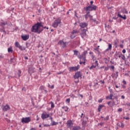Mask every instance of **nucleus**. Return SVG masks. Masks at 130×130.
<instances>
[{"mask_svg":"<svg viewBox=\"0 0 130 130\" xmlns=\"http://www.w3.org/2000/svg\"><path fill=\"white\" fill-rule=\"evenodd\" d=\"M41 27H43V25H42V22H37L31 28V32L34 33H38L40 34L42 31H43V29L41 28Z\"/></svg>","mask_w":130,"mask_h":130,"instance_id":"1","label":"nucleus"},{"mask_svg":"<svg viewBox=\"0 0 130 130\" xmlns=\"http://www.w3.org/2000/svg\"><path fill=\"white\" fill-rule=\"evenodd\" d=\"M93 4H94V2L91 1L89 6L83 8L84 11H85L86 12H88V11H90V12H92V11H96L97 6L93 5Z\"/></svg>","mask_w":130,"mask_h":130,"instance_id":"2","label":"nucleus"},{"mask_svg":"<svg viewBox=\"0 0 130 130\" xmlns=\"http://www.w3.org/2000/svg\"><path fill=\"white\" fill-rule=\"evenodd\" d=\"M88 54V51H84L81 55H78V57L80 59V64H82V63H86V55Z\"/></svg>","mask_w":130,"mask_h":130,"instance_id":"3","label":"nucleus"},{"mask_svg":"<svg viewBox=\"0 0 130 130\" xmlns=\"http://www.w3.org/2000/svg\"><path fill=\"white\" fill-rule=\"evenodd\" d=\"M61 23V18L59 17L56 19L53 22L52 24V27L53 28H57L58 27V25H59Z\"/></svg>","mask_w":130,"mask_h":130,"instance_id":"4","label":"nucleus"},{"mask_svg":"<svg viewBox=\"0 0 130 130\" xmlns=\"http://www.w3.org/2000/svg\"><path fill=\"white\" fill-rule=\"evenodd\" d=\"M30 121H31V118L30 117H23L21 119V122L22 123H29Z\"/></svg>","mask_w":130,"mask_h":130,"instance_id":"5","label":"nucleus"},{"mask_svg":"<svg viewBox=\"0 0 130 130\" xmlns=\"http://www.w3.org/2000/svg\"><path fill=\"white\" fill-rule=\"evenodd\" d=\"M50 116V114L49 113H47L46 111L43 112L41 115V118L44 120V119H46V118H48Z\"/></svg>","mask_w":130,"mask_h":130,"instance_id":"6","label":"nucleus"},{"mask_svg":"<svg viewBox=\"0 0 130 130\" xmlns=\"http://www.w3.org/2000/svg\"><path fill=\"white\" fill-rule=\"evenodd\" d=\"M106 99H109L110 100H114V99H116V100H117V96H113V93L110 94L109 95H108L106 97Z\"/></svg>","mask_w":130,"mask_h":130,"instance_id":"7","label":"nucleus"},{"mask_svg":"<svg viewBox=\"0 0 130 130\" xmlns=\"http://www.w3.org/2000/svg\"><path fill=\"white\" fill-rule=\"evenodd\" d=\"M79 31L78 30H73L72 32V35H71L70 37L71 39H74L77 36V33H78Z\"/></svg>","mask_w":130,"mask_h":130,"instance_id":"8","label":"nucleus"},{"mask_svg":"<svg viewBox=\"0 0 130 130\" xmlns=\"http://www.w3.org/2000/svg\"><path fill=\"white\" fill-rule=\"evenodd\" d=\"M11 110V107L8 104L3 107V110L4 112L9 111Z\"/></svg>","mask_w":130,"mask_h":130,"instance_id":"9","label":"nucleus"},{"mask_svg":"<svg viewBox=\"0 0 130 130\" xmlns=\"http://www.w3.org/2000/svg\"><path fill=\"white\" fill-rule=\"evenodd\" d=\"M80 66L78 65L77 67H70L69 71L70 72H76L79 70Z\"/></svg>","mask_w":130,"mask_h":130,"instance_id":"10","label":"nucleus"},{"mask_svg":"<svg viewBox=\"0 0 130 130\" xmlns=\"http://www.w3.org/2000/svg\"><path fill=\"white\" fill-rule=\"evenodd\" d=\"M82 77V74L81 72H76L74 76V79H79V78H81Z\"/></svg>","mask_w":130,"mask_h":130,"instance_id":"11","label":"nucleus"},{"mask_svg":"<svg viewBox=\"0 0 130 130\" xmlns=\"http://www.w3.org/2000/svg\"><path fill=\"white\" fill-rule=\"evenodd\" d=\"M58 44L61 45V46H62V47L63 48H64L67 47V44H66V43L63 42V41H62V40L59 41V42H58Z\"/></svg>","mask_w":130,"mask_h":130,"instance_id":"12","label":"nucleus"},{"mask_svg":"<svg viewBox=\"0 0 130 130\" xmlns=\"http://www.w3.org/2000/svg\"><path fill=\"white\" fill-rule=\"evenodd\" d=\"M28 73H29L30 75L31 76L33 73H35V68L32 67L29 68L28 70Z\"/></svg>","mask_w":130,"mask_h":130,"instance_id":"13","label":"nucleus"},{"mask_svg":"<svg viewBox=\"0 0 130 130\" xmlns=\"http://www.w3.org/2000/svg\"><path fill=\"white\" fill-rule=\"evenodd\" d=\"M86 32H87V29H83L82 30L81 35L82 38H84V37L87 36V34H86Z\"/></svg>","mask_w":130,"mask_h":130,"instance_id":"14","label":"nucleus"},{"mask_svg":"<svg viewBox=\"0 0 130 130\" xmlns=\"http://www.w3.org/2000/svg\"><path fill=\"white\" fill-rule=\"evenodd\" d=\"M98 64H99V63H98V61L95 60L94 63H93V64L91 66V67H90L89 69L92 70V69H93V68H94V69H95V68H96V67H98Z\"/></svg>","mask_w":130,"mask_h":130,"instance_id":"15","label":"nucleus"},{"mask_svg":"<svg viewBox=\"0 0 130 130\" xmlns=\"http://www.w3.org/2000/svg\"><path fill=\"white\" fill-rule=\"evenodd\" d=\"M21 38L24 40V41H26V40H28L29 39V35H24L21 36Z\"/></svg>","mask_w":130,"mask_h":130,"instance_id":"16","label":"nucleus"},{"mask_svg":"<svg viewBox=\"0 0 130 130\" xmlns=\"http://www.w3.org/2000/svg\"><path fill=\"white\" fill-rule=\"evenodd\" d=\"M79 26L81 28H85V27H87V26H88V23L86 22H81L80 23Z\"/></svg>","mask_w":130,"mask_h":130,"instance_id":"17","label":"nucleus"},{"mask_svg":"<svg viewBox=\"0 0 130 130\" xmlns=\"http://www.w3.org/2000/svg\"><path fill=\"white\" fill-rule=\"evenodd\" d=\"M67 124L68 126V127H72L73 126V122H72V120H68L67 122Z\"/></svg>","mask_w":130,"mask_h":130,"instance_id":"18","label":"nucleus"},{"mask_svg":"<svg viewBox=\"0 0 130 130\" xmlns=\"http://www.w3.org/2000/svg\"><path fill=\"white\" fill-rule=\"evenodd\" d=\"M6 25H8V21H4V20H1L0 22V26H6Z\"/></svg>","mask_w":130,"mask_h":130,"instance_id":"19","label":"nucleus"},{"mask_svg":"<svg viewBox=\"0 0 130 130\" xmlns=\"http://www.w3.org/2000/svg\"><path fill=\"white\" fill-rule=\"evenodd\" d=\"M111 77H112V78H115V79H117V78L118 77V72H116V74L113 73L111 75Z\"/></svg>","mask_w":130,"mask_h":130,"instance_id":"20","label":"nucleus"},{"mask_svg":"<svg viewBox=\"0 0 130 130\" xmlns=\"http://www.w3.org/2000/svg\"><path fill=\"white\" fill-rule=\"evenodd\" d=\"M118 17H119L120 18H121V19H123V20H126V16L124 15L123 16H122L121 15L119 14V12L117 14Z\"/></svg>","mask_w":130,"mask_h":130,"instance_id":"21","label":"nucleus"},{"mask_svg":"<svg viewBox=\"0 0 130 130\" xmlns=\"http://www.w3.org/2000/svg\"><path fill=\"white\" fill-rule=\"evenodd\" d=\"M90 12L91 11H86V14L85 15V20H87L88 18H89V16H90Z\"/></svg>","mask_w":130,"mask_h":130,"instance_id":"22","label":"nucleus"},{"mask_svg":"<svg viewBox=\"0 0 130 130\" xmlns=\"http://www.w3.org/2000/svg\"><path fill=\"white\" fill-rule=\"evenodd\" d=\"M0 31L1 32H3L4 34H7V31H6V30L5 29V26H1Z\"/></svg>","mask_w":130,"mask_h":130,"instance_id":"23","label":"nucleus"},{"mask_svg":"<svg viewBox=\"0 0 130 130\" xmlns=\"http://www.w3.org/2000/svg\"><path fill=\"white\" fill-rule=\"evenodd\" d=\"M81 129V127L80 126H74L72 128V130H80Z\"/></svg>","mask_w":130,"mask_h":130,"instance_id":"24","label":"nucleus"},{"mask_svg":"<svg viewBox=\"0 0 130 130\" xmlns=\"http://www.w3.org/2000/svg\"><path fill=\"white\" fill-rule=\"evenodd\" d=\"M107 104L110 106V107H112V106H114V102H113L112 104H111V101H110L107 103Z\"/></svg>","mask_w":130,"mask_h":130,"instance_id":"25","label":"nucleus"},{"mask_svg":"<svg viewBox=\"0 0 130 130\" xmlns=\"http://www.w3.org/2000/svg\"><path fill=\"white\" fill-rule=\"evenodd\" d=\"M114 43L115 47H117L118 44V39H116V40L114 41Z\"/></svg>","mask_w":130,"mask_h":130,"instance_id":"26","label":"nucleus"},{"mask_svg":"<svg viewBox=\"0 0 130 130\" xmlns=\"http://www.w3.org/2000/svg\"><path fill=\"white\" fill-rule=\"evenodd\" d=\"M40 90H41V91H44L45 92H46V93H47V90L44 89V86H41L40 87Z\"/></svg>","mask_w":130,"mask_h":130,"instance_id":"27","label":"nucleus"},{"mask_svg":"<svg viewBox=\"0 0 130 130\" xmlns=\"http://www.w3.org/2000/svg\"><path fill=\"white\" fill-rule=\"evenodd\" d=\"M111 48H112V45H111V44H109L108 47L106 50V51H107V50H110Z\"/></svg>","mask_w":130,"mask_h":130,"instance_id":"28","label":"nucleus"},{"mask_svg":"<svg viewBox=\"0 0 130 130\" xmlns=\"http://www.w3.org/2000/svg\"><path fill=\"white\" fill-rule=\"evenodd\" d=\"M94 50H95V51H97L98 54H101V52L99 51V48H95L93 49Z\"/></svg>","mask_w":130,"mask_h":130,"instance_id":"29","label":"nucleus"},{"mask_svg":"<svg viewBox=\"0 0 130 130\" xmlns=\"http://www.w3.org/2000/svg\"><path fill=\"white\" fill-rule=\"evenodd\" d=\"M18 48L21 51H23V50H25V49H26V48L25 47H23V46H22L21 45H20V46Z\"/></svg>","mask_w":130,"mask_h":130,"instance_id":"30","label":"nucleus"},{"mask_svg":"<svg viewBox=\"0 0 130 130\" xmlns=\"http://www.w3.org/2000/svg\"><path fill=\"white\" fill-rule=\"evenodd\" d=\"M8 52L9 53L11 52V53H13V48L12 47H10L8 48Z\"/></svg>","mask_w":130,"mask_h":130,"instance_id":"31","label":"nucleus"},{"mask_svg":"<svg viewBox=\"0 0 130 130\" xmlns=\"http://www.w3.org/2000/svg\"><path fill=\"white\" fill-rule=\"evenodd\" d=\"M14 44H15V46L16 47H17V48H18L20 46V43H19L18 42H15Z\"/></svg>","mask_w":130,"mask_h":130,"instance_id":"32","label":"nucleus"},{"mask_svg":"<svg viewBox=\"0 0 130 130\" xmlns=\"http://www.w3.org/2000/svg\"><path fill=\"white\" fill-rule=\"evenodd\" d=\"M119 55V53L117 52V51L116 52L114 57L116 59H117L118 58V55Z\"/></svg>","mask_w":130,"mask_h":130,"instance_id":"33","label":"nucleus"},{"mask_svg":"<svg viewBox=\"0 0 130 130\" xmlns=\"http://www.w3.org/2000/svg\"><path fill=\"white\" fill-rule=\"evenodd\" d=\"M57 124H58V122H56L54 121H53L52 123H51V125L53 126V125H57Z\"/></svg>","mask_w":130,"mask_h":130,"instance_id":"34","label":"nucleus"},{"mask_svg":"<svg viewBox=\"0 0 130 130\" xmlns=\"http://www.w3.org/2000/svg\"><path fill=\"white\" fill-rule=\"evenodd\" d=\"M62 109H63V110H64L67 112V111L69 110V107L66 106L62 107Z\"/></svg>","mask_w":130,"mask_h":130,"instance_id":"35","label":"nucleus"},{"mask_svg":"<svg viewBox=\"0 0 130 130\" xmlns=\"http://www.w3.org/2000/svg\"><path fill=\"white\" fill-rule=\"evenodd\" d=\"M104 105H102V106H99L98 107V112H100V111H101V109H102V108L104 107Z\"/></svg>","mask_w":130,"mask_h":130,"instance_id":"36","label":"nucleus"},{"mask_svg":"<svg viewBox=\"0 0 130 130\" xmlns=\"http://www.w3.org/2000/svg\"><path fill=\"white\" fill-rule=\"evenodd\" d=\"M21 73H22V71H21L20 70H18V73H17V75H18V78H20L21 77Z\"/></svg>","mask_w":130,"mask_h":130,"instance_id":"37","label":"nucleus"},{"mask_svg":"<svg viewBox=\"0 0 130 130\" xmlns=\"http://www.w3.org/2000/svg\"><path fill=\"white\" fill-rule=\"evenodd\" d=\"M50 103H51V108H54V107H55L54 103H53V102H50Z\"/></svg>","mask_w":130,"mask_h":130,"instance_id":"38","label":"nucleus"},{"mask_svg":"<svg viewBox=\"0 0 130 130\" xmlns=\"http://www.w3.org/2000/svg\"><path fill=\"white\" fill-rule=\"evenodd\" d=\"M82 124L83 126H85V125H86V124H87V122L86 121L83 120V121L82 122Z\"/></svg>","mask_w":130,"mask_h":130,"instance_id":"39","label":"nucleus"},{"mask_svg":"<svg viewBox=\"0 0 130 130\" xmlns=\"http://www.w3.org/2000/svg\"><path fill=\"white\" fill-rule=\"evenodd\" d=\"M74 55H76L77 56V55H78V53H79V52L77 50H74Z\"/></svg>","mask_w":130,"mask_h":130,"instance_id":"40","label":"nucleus"},{"mask_svg":"<svg viewBox=\"0 0 130 130\" xmlns=\"http://www.w3.org/2000/svg\"><path fill=\"white\" fill-rule=\"evenodd\" d=\"M119 126H120L121 127H124V124H123V123H120L119 125Z\"/></svg>","mask_w":130,"mask_h":130,"instance_id":"41","label":"nucleus"},{"mask_svg":"<svg viewBox=\"0 0 130 130\" xmlns=\"http://www.w3.org/2000/svg\"><path fill=\"white\" fill-rule=\"evenodd\" d=\"M121 56L122 59H123V60H124L125 59V56H124V55H122V54H121Z\"/></svg>","mask_w":130,"mask_h":130,"instance_id":"42","label":"nucleus"},{"mask_svg":"<svg viewBox=\"0 0 130 130\" xmlns=\"http://www.w3.org/2000/svg\"><path fill=\"white\" fill-rule=\"evenodd\" d=\"M66 102H67V103H70V102H71V99H67L66 101Z\"/></svg>","mask_w":130,"mask_h":130,"instance_id":"43","label":"nucleus"},{"mask_svg":"<svg viewBox=\"0 0 130 130\" xmlns=\"http://www.w3.org/2000/svg\"><path fill=\"white\" fill-rule=\"evenodd\" d=\"M91 58L93 61L95 59H96V57H95V56L94 55H91Z\"/></svg>","mask_w":130,"mask_h":130,"instance_id":"44","label":"nucleus"},{"mask_svg":"<svg viewBox=\"0 0 130 130\" xmlns=\"http://www.w3.org/2000/svg\"><path fill=\"white\" fill-rule=\"evenodd\" d=\"M89 18L90 19V21H92L93 20V16H92L91 15H89Z\"/></svg>","mask_w":130,"mask_h":130,"instance_id":"45","label":"nucleus"},{"mask_svg":"<svg viewBox=\"0 0 130 130\" xmlns=\"http://www.w3.org/2000/svg\"><path fill=\"white\" fill-rule=\"evenodd\" d=\"M48 87L51 88V89H53V88H54V85H52L50 86V85L48 84Z\"/></svg>","mask_w":130,"mask_h":130,"instance_id":"46","label":"nucleus"},{"mask_svg":"<svg viewBox=\"0 0 130 130\" xmlns=\"http://www.w3.org/2000/svg\"><path fill=\"white\" fill-rule=\"evenodd\" d=\"M41 29H46L47 30H48V27H46V26H43L41 27Z\"/></svg>","mask_w":130,"mask_h":130,"instance_id":"47","label":"nucleus"},{"mask_svg":"<svg viewBox=\"0 0 130 130\" xmlns=\"http://www.w3.org/2000/svg\"><path fill=\"white\" fill-rule=\"evenodd\" d=\"M92 21L94 22V23H95V24H98V21L96 20V19H93Z\"/></svg>","mask_w":130,"mask_h":130,"instance_id":"48","label":"nucleus"},{"mask_svg":"<svg viewBox=\"0 0 130 130\" xmlns=\"http://www.w3.org/2000/svg\"><path fill=\"white\" fill-rule=\"evenodd\" d=\"M104 120H109V116H107L106 118H104Z\"/></svg>","mask_w":130,"mask_h":130,"instance_id":"49","label":"nucleus"},{"mask_svg":"<svg viewBox=\"0 0 130 130\" xmlns=\"http://www.w3.org/2000/svg\"><path fill=\"white\" fill-rule=\"evenodd\" d=\"M102 101H103V99H100L98 101V102H99V103H101V102H102Z\"/></svg>","mask_w":130,"mask_h":130,"instance_id":"50","label":"nucleus"},{"mask_svg":"<svg viewBox=\"0 0 130 130\" xmlns=\"http://www.w3.org/2000/svg\"><path fill=\"white\" fill-rule=\"evenodd\" d=\"M122 83L124 85H126V81L124 79L123 80Z\"/></svg>","mask_w":130,"mask_h":130,"instance_id":"51","label":"nucleus"},{"mask_svg":"<svg viewBox=\"0 0 130 130\" xmlns=\"http://www.w3.org/2000/svg\"><path fill=\"white\" fill-rule=\"evenodd\" d=\"M118 111H119V112H121V111H122V109L121 108H119L118 109Z\"/></svg>","mask_w":130,"mask_h":130,"instance_id":"52","label":"nucleus"},{"mask_svg":"<svg viewBox=\"0 0 130 130\" xmlns=\"http://www.w3.org/2000/svg\"><path fill=\"white\" fill-rule=\"evenodd\" d=\"M50 119L52 121V122L53 121V118H52V117H50Z\"/></svg>","mask_w":130,"mask_h":130,"instance_id":"53","label":"nucleus"},{"mask_svg":"<svg viewBox=\"0 0 130 130\" xmlns=\"http://www.w3.org/2000/svg\"><path fill=\"white\" fill-rule=\"evenodd\" d=\"M104 69H105L104 71H108V69H109L108 67H105Z\"/></svg>","mask_w":130,"mask_h":130,"instance_id":"54","label":"nucleus"},{"mask_svg":"<svg viewBox=\"0 0 130 130\" xmlns=\"http://www.w3.org/2000/svg\"><path fill=\"white\" fill-rule=\"evenodd\" d=\"M75 16L78 18V15H77V12L76 11H75Z\"/></svg>","mask_w":130,"mask_h":130,"instance_id":"55","label":"nucleus"},{"mask_svg":"<svg viewBox=\"0 0 130 130\" xmlns=\"http://www.w3.org/2000/svg\"><path fill=\"white\" fill-rule=\"evenodd\" d=\"M124 119H126V120H128V119H129V117H124Z\"/></svg>","mask_w":130,"mask_h":130,"instance_id":"56","label":"nucleus"},{"mask_svg":"<svg viewBox=\"0 0 130 130\" xmlns=\"http://www.w3.org/2000/svg\"><path fill=\"white\" fill-rule=\"evenodd\" d=\"M126 52V51L125 50V49H123L122 53H125Z\"/></svg>","mask_w":130,"mask_h":130,"instance_id":"57","label":"nucleus"},{"mask_svg":"<svg viewBox=\"0 0 130 130\" xmlns=\"http://www.w3.org/2000/svg\"><path fill=\"white\" fill-rule=\"evenodd\" d=\"M89 54H90V55H94V53H93V52L90 51V52H89Z\"/></svg>","mask_w":130,"mask_h":130,"instance_id":"58","label":"nucleus"},{"mask_svg":"<svg viewBox=\"0 0 130 130\" xmlns=\"http://www.w3.org/2000/svg\"><path fill=\"white\" fill-rule=\"evenodd\" d=\"M111 69H112V70H114V66H112L111 67Z\"/></svg>","mask_w":130,"mask_h":130,"instance_id":"59","label":"nucleus"},{"mask_svg":"<svg viewBox=\"0 0 130 130\" xmlns=\"http://www.w3.org/2000/svg\"><path fill=\"white\" fill-rule=\"evenodd\" d=\"M122 88L123 89H125L126 87H125V85H122Z\"/></svg>","mask_w":130,"mask_h":130,"instance_id":"60","label":"nucleus"},{"mask_svg":"<svg viewBox=\"0 0 130 130\" xmlns=\"http://www.w3.org/2000/svg\"><path fill=\"white\" fill-rule=\"evenodd\" d=\"M0 58H4V56H3V55L1 54L0 55Z\"/></svg>","mask_w":130,"mask_h":130,"instance_id":"61","label":"nucleus"},{"mask_svg":"<svg viewBox=\"0 0 130 130\" xmlns=\"http://www.w3.org/2000/svg\"><path fill=\"white\" fill-rule=\"evenodd\" d=\"M120 47L121 48H123V45H120Z\"/></svg>","mask_w":130,"mask_h":130,"instance_id":"62","label":"nucleus"},{"mask_svg":"<svg viewBox=\"0 0 130 130\" xmlns=\"http://www.w3.org/2000/svg\"><path fill=\"white\" fill-rule=\"evenodd\" d=\"M103 124H104V123L103 122L100 123V125H103Z\"/></svg>","mask_w":130,"mask_h":130,"instance_id":"63","label":"nucleus"},{"mask_svg":"<svg viewBox=\"0 0 130 130\" xmlns=\"http://www.w3.org/2000/svg\"><path fill=\"white\" fill-rule=\"evenodd\" d=\"M121 99H124L125 97L124 95H121Z\"/></svg>","mask_w":130,"mask_h":130,"instance_id":"64","label":"nucleus"}]
</instances>
